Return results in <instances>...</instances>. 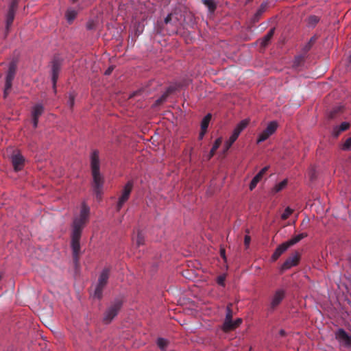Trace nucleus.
I'll list each match as a JSON object with an SVG mask.
<instances>
[{"mask_svg":"<svg viewBox=\"0 0 351 351\" xmlns=\"http://www.w3.org/2000/svg\"><path fill=\"white\" fill-rule=\"evenodd\" d=\"M90 165L95 186L99 189L103 185L104 179L99 171V157L97 151H93L90 155Z\"/></svg>","mask_w":351,"mask_h":351,"instance_id":"obj_1","label":"nucleus"},{"mask_svg":"<svg viewBox=\"0 0 351 351\" xmlns=\"http://www.w3.org/2000/svg\"><path fill=\"white\" fill-rule=\"evenodd\" d=\"M89 213V207L85 203H82L80 207V214L74 219L73 229H78L82 231L88 220Z\"/></svg>","mask_w":351,"mask_h":351,"instance_id":"obj_2","label":"nucleus"},{"mask_svg":"<svg viewBox=\"0 0 351 351\" xmlns=\"http://www.w3.org/2000/svg\"><path fill=\"white\" fill-rule=\"evenodd\" d=\"M278 128V123L275 121L269 122L265 130L259 134L257 143H260L266 141L270 136H271L276 131Z\"/></svg>","mask_w":351,"mask_h":351,"instance_id":"obj_3","label":"nucleus"},{"mask_svg":"<svg viewBox=\"0 0 351 351\" xmlns=\"http://www.w3.org/2000/svg\"><path fill=\"white\" fill-rule=\"evenodd\" d=\"M133 188V183L132 182H128L124 186L121 192V195L119 198L117 202V209L120 210L123 204L128 201L129 199L130 193Z\"/></svg>","mask_w":351,"mask_h":351,"instance_id":"obj_4","label":"nucleus"},{"mask_svg":"<svg viewBox=\"0 0 351 351\" xmlns=\"http://www.w3.org/2000/svg\"><path fill=\"white\" fill-rule=\"evenodd\" d=\"M108 279V271L107 269L104 270L99 278L97 285L95 290V297L99 298L101 295L102 290L104 286L106 285Z\"/></svg>","mask_w":351,"mask_h":351,"instance_id":"obj_5","label":"nucleus"},{"mask_svg":"<svg viewBox=\"0 0 351 351\" xmlns=\"http://www.w3.org/2000/svg\"><path fill=\"white\" fill-rule=\"evenodd\" d=\"M81 235V230L78 229H73L71 234V247L73 252L74 256L77 258L80 252V239Z\"/></svg>","mask_w":351,"mask_h":351,"instance_id":"obj_6","label":"nucleus"},{"mask_svg":"<svg viewBox=\"0 0 351 351\" xmlns=\"http://www.w3.org/2000/svg\"><path fill=\"white\" fill-rule=\"evenodd\" d=\"M336 339L343 346H351V336L347 334L343 329H339L335 334Z\"/></svg>","mask_w":351,"mask_h":351,"instance_id":"obj_7","label":"nucleus"},{"mask_svg":"<svg viewBox=\"0 0 351 351\" xmlns=\"http://www.w3.org/2000/svg\"><path fill=\"white\" fill-rule=\"evenodd\" d=\"M11 160L14 169L16 171L22 169L24 165L25 159L21 154L16 153L13 154L11 157Z\"/></svg>","mask_w":351,"mask_h":351,"instance_id":"obj_8","label":"nucleus"},{"mask_svg":"<svg viewBox=\"0 0 351 351\" xmlns=\"http://www.w3.org/2000/svg\"><path fill=\"white\" fill-rule=\"evenodd\" d=\"M267 169L268 167H265L253 178L249 185V189L250 191H252L256 188L257 184L262 180Z\"/></svg>","mask_w":351,"mask_h":351,"instance_id":"obj_9","label":"nucleus"},{"mask_svg":"<svg viewBox=\"0 0 351 351\" xmlns=\"http://www.w3.org/2000/svg\"><path fill=\"white\" fill-rule=\"evenodd\" d=\"M289 247L291 245L287 241L278 245L271 256V260L276 261Z\"/></svg>","mask_w":351,"mask_h":351,"instance_id":"obj_10","label":"nucleus"},{"mask_svg":"<svg viewBox=\"0 0 351 351\" xmlns=\"http://www.w3.org/2000/svg\"><path fill=\"white\" fill-rule=\"evenodd\" d=\"M43 112V107L42 105L38 104L34 106L32 114L33 117V125L34 128L37 127L38 118Z\"/></svg>","mask_w":351,"mask_h":351,"instance_id":"obj_11","label":"nucleus"},{"mask_svg":"<svg viewBox=\"0 0 351 351\" xmlns=\"http://www.w3.org/2000/svg\"><path fill=\"white\" fill-rule=\"evenodd\" d=\"M242 323V319L241 318H238L235 319L234 321L229 320L228 322V326L226 327V321H224V323L222 326V330L224 332H228L230 330H233L237 327H239Z\"/></svg>","mask_w":351,"mask_h":351,"instance_id":"obj_12","label":"nucleus"},{"mask_svg":"<svg viewBox=\"0 0 351 351\" xmlns=\"http://www.w3.org/2000/svg\"><path fill=\"white\" fill-rule=\"evenodd\" d=\"M285 295V293L284 290H282V289L277 290L271 298V306H276L278 305L281 302V301L283 300Z\"/></svg>","mask_w":351,"mask_h":351,"instance_id":"obj_13","label":"nucleus"},{"mask_svg":"<svg viewBox=\"0 0 351 351\" xmlns=\"http://www.w3.org/2000/svg\"><path fill=\"white\" fill-rule=\"evenodd\" d=\"M250 123L249 119H245L241 121L237 125L235 126L232 134L239 137L241 132L247 128L248 124Z\"/></svg>","mask_w":351,"mask_h":351,"instance_id":"obj_14","label":"nucleus"},{"mask_svg":"<svg viewBox=\"0 0 351 351\" xmlns=\"http://www.w3.org/2000/svg\"><path fill=\"white\" fill-rule=\"evenodd\" d=\"M119 308V305L110 307L105 313L104 320L107 322H110L117 315Z\"/></svg>","mask_w":351,"mask_h":351,"instance_id":"obj_15","label":"nucleus"},{"mask_svg":"<svg viewBox=\"0 0 351 351\" xmlns=\"http://www.w3.org/2000/svg\"><path fill=\"white\" fill-rule=\"evenodd\" d=\"M16 2H14L10 8V10L8 12V13L7 14V16H6V27L7 29H8L10 25H12L13 21H14V7H15V5H16Z\"/></svg>","mask_w":351,"mask_h":351,"instance_id":"obj_16","label":"nucleus"},{"mask_svg":"<svg viewBox=\"0 0 351 351\" xmlns=\"http://www.w3.org/2000/svg\"><path fill=\"white\" fill-rule=\"evenodd\" d=\"M221 142V137H219L215 140L210 153L204 156L206 160H210L215 155L216 150L219 147Z\"/></svg>","mask_w":351,"mask_h":351,"instance_id":"obj_17","label":"nucleus"},{"mask_svg":"<svg viewBox=\"0 0 351 351\" xmlns=\"http://www.w3.org/2000/svg\"><path fill=\"white\" fill-rule=\"evenodd\" d=\"M288 181L287 179L283 180L282 181L276 184L272 189H271V193L273 194H276L279 193L280 191L285 189L287 186Z\"/></svg>","mask_w":351,"mask_h":351,"instance_id":"obj_18","label":"nucleus"},{"mask_svg":"<svg viewBox=\"0 0 351 351\" xmlns=\"http://www.w3.org/2000/svg\"><path fill=\"white\" fill-rule=\"evenodd\" d=\"M350 128V123L348 122H343L339 126H336L333 128L332 134L337 136L341 132L347 130Z\"/></svg>","mask_w":351,"mask_h":351,"instance_id":"obj_19","label":"nucleus"},{"mask_svg":"<svg viewBox=\"0 0 351 351\" xmlns=\"http://www.w3.org/2000/svg\"><path fill=\"white\" fill-rule=\"evenodd\" d=\"M298 262V258L297 256H294L287 259L283 264V269H287L297 265Z\"/></svg>","mask_w":351,"mask_h":351,"instance_id":"obj_20","label":"nucleus"},{"mask_svg":"<svg viewBox=\"0 0 351 351\" xmlns=\"http://www.w3.org/2000/svg\"><path fill=\"white\" fill-rule=\"evenodd\" d=\"M144 237L143 235L138 232L137 234L132 238V243L133 245H135L136 247H139L144 244Z\"/></svg>","mask_w":351,"mask_h":351,"instance_id":"obj_21","label":"nucleus"},{"mask_svg":"<svg viewBox=\"0 0 351 351\" xmlns=\"http://www.w3.org/2000/svg\"><path fill=\"white\" fill-rule=\"evenodd\" d=\"M306 237H307V234L306 233H301V234H299L295 236L294 237H293L291 239H290L287 242L291 246V245H293L294 244L297 243L300 240H302V239H304V238H305Z\"/></svg>","mask_w":351,"mask_h":351,"instance_id":"obj_22","label":"nucleus"},{"mask_svg":"<svg viewBox=\"0 0 351 351\" xmlns=\"http://www.w3.org/2000/svg\"><path fill=\"white\" fill-rule=\"evenodd\" d=\"M238 136L234 135V134H232L230 138L225 142L224 147H225V152L228 150L232 145L236 141Z\"/></svg>","mask_w":351,"mask_h":351,"instance_id":"obj_23","label":"nucleus"},{"mask_svg":"<svg viewBox=\"0 0 351 351\" xmlns=\"http://www.w3.org/2000/svg\"><path fill=\"white\" fill-rule=\"evenodd\" d=\"M274 34V30L273 29H271L267 34V35H265L264 36V38L263 39L261 40L260 41V45L262 46V47H265L267 45V43H269V41L270 40V39L271 38L272 36Z\"/></svg>","mask_w":351,"mask_h":351,"instance_id":"obj_24","label":"nucleus"},{"mask_svg":"<svg viewBox=\"0 0 351 351\" xmlns=\"http://www.w3.org/2000/svg\"><path fill=\"white\" fill-rule=\"evenodd\" d=\"M210 119H211V114H208L207 115H206L204 117V119H202V123H201V130H207Z\"/></svg>","mask_w":351,"mask_h":351,"instance_id":"obj_25","label":"nucleus"},{"mask_svg":"<svg viewBox=\"0 0 351 351\" xmlns=\"http://www.w3.org/2000/svg\"><path fill=\"white\" fill-rule=\"evenodd\" d=\"M77 15V12L73 10H69L66 13V18L69 22H72Z\"/></svg>","mask_w":351,"mask_h":351,"instance_id":"obj_26","label":"nucleus"},{"mask_svg":"<svg viewBox=\"0 0 351 351\" xmlns=\"http://www.w3.org/2000/svg\"><path fill=\"white\" fill-rule=\"evenodd\" d=\"M168 341L163 338H158L157 340V345L162 350H165Z\"/></svg>","mask_w":351,"mask_h":351,"instance_id":"obj_27","label":"nucleus"},{"mask_svg":"<svg viewBox=\"0 0 351 351\" xmlns=\"http://www.w3.org/2000/svg\"><path fill=\"white\" fill-rule=\"evenodd\" d=\"M15 74V69L14 66H10L8 71V73L6 76V80H10L12 82Z\"/></svg>","mask_w":351,"mask_h":351,"instance_id":"obj_28","label":"nucleus"},{"mask_svg":"<svg viewBox=\"0 0 351 351\" xmlns=\"http://www.w3.org/2000/svg\"><path fill=\"white\" fill-rule=\"evenodd\" d=\"M292 213H293V210L290 208H289V207L287 208L285 210L284 213L281 215L282 219H283V220L287 219V218L289 217V216L292 214Z\"/></svg>","mask_w":351,"mask_h":351,"instance_id":"obj_29","label":"nucleus"},{"mask_svg":"<svg viewBox=\"0 0 351 351\" xmlns=\"http://www.w3.org/2000/svg\"><path fill=\"white\" fill-rule=\"evenodd\" d=\"M232 310L230 309V307H228L227 308V313H226V319H225L226 327L228 326V322H229V320H232Z\"/></svg>","mask_w":351,"mask_h":351,"instance_id":"obj_30","label":"nucleus"},{"mask_svg":"<svg viewBox=\"0 0 351 351\" xmlns=\"http://www.w3.org/2000/svg\"><path fill=\"white\" fill-rule=\"evenodd\" d=\"M11 86H12V82L10 81V80H5V90H4L5 96L8 94V91L10 90Z\"/></svg>","mask_w":351,"mask_h":351,"instance_id":"obj_31","label":"nucleus"},{"mask_svg":"<svg viewBox=\"0 0 351 351\" xmlns=\"http://www.w3.org/2000/svg\"><path fill=\"white\" fill-rule=\"evenodd\" d=\"M343 149L344 150H350L351 149V137L348 138L343 145Z\"/></svg>","mask_w":351,"mask_h":351,"instance_id":"obj_32","label":"nucleus"},{"mask_svg":"<svg viewBox=\"0 0 351 351\" xmlns=\"http://www.w3.org/2000/svg\"><path fill=\"white\" fill-rule=\"evenodd\" d=\"M204 3L206 5L208 8L211 10H213L215 8L214 3L213 0H204Z\"/></svg>","mask_w":351,"mask_h":351,"instance_id":"obj_33","label":"nucleus"},{"mask_svg":"<svg viewBox=\"0 0 351 351\" xmlns=\"http://www.w3.org/2000/svg\"><path fill=\"white\" fill-rule=\"evenodd\" d=\"M225 280H226V276L224 275H221L217 278V282L219 285H220L221 286H224Z\"/></svg>","mask_w":351,"mask_h":351,"instance_id":"obj_34","label":"nucleus"},{"mask_svg":"<svg viewBox=\"0 0 351 351\" xmlns=\"http://www.w3.org/2000/svg\"><path fill=\"white\" fill-rule=\"evenodd\" d=\"M244 243L246 247H247L250 245V237L248 235H246L245 237Z\"/></svg>","mask_w":351,"mask_h":351,"instance_id":"obj_35","label":"nucleus"},{"mask_svg":"<svg viewBox=\"0 0 351 351\" xmlns=\"http://www.w3.org/2000/svg\"><path fill=\"white\" fill-rule=\"evenodd\" d=\"M308 20L309 23H312L313 24H315L318 21V19L316 16H311Z\"/></svg>","mask_w":351,"mask_h":351,"instance_id":"obj_36","label":"nucleus"},{"mask_svg":"<svg viewBox=\"0 0 351 351\" xmlns=\"http://www.w3.org/2000/svg\"><path fill=\"white\" fill-rule=\"evenodd\" d=\"M220 254H221V257L223 258V259L224 261H226V251H225V249H223V248H221V250H220Z\"/></svg>","mask_w":351,"mask_h":351,"instance_id":"obj_37","label":"nucleus"},{"mask_svg":"<svg viewBox=\"0 0 351 351\" xmlns=\"http://www.w3.org/2000/svg\"><path fill=\"white\" fill-rule=\"evenodd\" d=\"M73 104H74V97L72 95H70L69 106L71 107V106H73Z\"/></svg>","mask_w":351,"mask_h":351,"instance_id":"obj_38","label":"nucleus"},{"mask_svg":"<svg viewBox=\"0 0 351 351\" xmlns=\"http://www.w3.org/2000/svg\"><path fill=\"white\" fill-rule=\"evenodd\" d=\"M206 132V130H201V132L199 133V138L200 139H202L204 137V136L205 135Z\"/></svg>","mask_w":351,"mask_h":351,"instance_id":"obj_39","label":"nucleus"},{"mask_svg":"<svg viewBox=\"0 0 351 351\" xmlns=\"http://www.w3.org/2000/svg\"><path fill=\"white\" fill-rule=\"evenodd\" d=\"M112 71V68H109L108 70L106 71L105 74L109 75L111 73Z\"/></svg>","mask_w":351,"mask_h":351,"instance_id":"obj_40","label":"nucleus"},{"mask_svg":"<svg viewBox=\"0 0 351 351\" xmlns=\"http://www.w3.org/2000/svg\"><path fill=\"white\" fill-rule=\"evenodd\" d=\"M280 335L281 336L285 335V330H280Z\"/></svg>","mask_w":351,"mask_h":351,"instance_id":"obj_41","label":"nucleus"},{"mask_svg":"<svg viewBox=\"0 0 351 351\" xmlns=\"http://www.w3.org/2000/svg\"><path fill=\"white\" fill-rule=\"evenodd\" d=\"M53 82L56 83V76L55 74H53Z\"/></svg>","mask_w":351,"mask_h":351,"instance_id":"obj_42","label":"nucleus"},{"mask_svg":"<svg viewBox=\"0 0 351 351\" xmlns=\"http://www.w3.org/2000/svg\"><path fill=\"white\" fill-rule=\"evenodd\" d=\"M77 0H73V2H75Z\"/></svg>","mask_w":351,"mask_h":351,"instance_id":"obj_43","label":"nucleus"},{"mask_svg":"<svg viewBox=\"0 0 351 351\" xmlns=\"http://www.w3.org/2000/svg\"><path fill=\"white\" fill-rule=\"evenodd\" d=\"M1 279V276H0V280Z\"/></svg>","mask_w":351,"mask_h":351,"instance_id":"obj_44","label":"nucleus"}]
</instances>
